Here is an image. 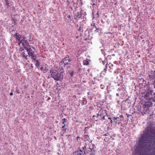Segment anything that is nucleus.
Masks as SVG:
<instances>
[{
  "instance_id": "58836bf2",
  "label": "nucleus",
  "mask_w": 155,
  "mask_h": 155,
  "mask_svg": "<svg viewBox=\"0 0 155 155\" xmlns=\"http://www.w3.org/2000/svg\"><path fill=\"white\" fill-rule=\"evenodd\" d=\"M79 29H79V28L78 29V31H79Z\"/></svg>"
},
{
  "instance_id": "bb28decb",
  "label": "nucleus",
  "mask_w": 155,
  "mask_h": 155,
  "mask_svg": "<svg viewBox=\"0 0 155 155\" xmlns=\"http://www.w3.org/2000/svg\"><path fill=\"white\" fill-rule=\"evenodd\" d=\"M72 155H78L77 154V152L76 151L75 152H74L73 154H72Z\"/></svg>"
},
{
  "instance_id": "a19ab883",
  "label": "nucleus",
  "mask_w": 155,
  "mask_h": 155,
  "mask_svg": "<svg viewBox=\"0 0 155 155\" xmlns=\"http://www.w3.org/2000/svg\"><path fill=\"white\" fill-rule=\"evenodd\" d=\"M76 122H78V121L77 120H76Z\"/></svg>"
},
{
  "instance_id": "ea45409f",
  "label": "nucleus",
  "mask_w": 155,
  "mask_h": 155,
  "mask_svg": "<svg viewBox=\"0 0 155 155\" xmlns=\"http://www.w3.org/2000/svg\"><path fill=\"white\" fill-rule=\"evenodd\" d=\"M76 138L77 139V140H78V137H76Z\"/></svg>"
},
{
  "instance_id": "4c0bfd02",
  "label": "nucleus",
  "mask_w": 155,
  "mask_h": 155,
  "mask_svg": "<svg viewBox=\"0 0 155 155\" xmlns=\"http://www.w3.org/2000/svg\"><path fill=\"white\" fill-rule=\"evenodd\" d=\"M76 38H78V36H76Z\"/></svg>"
},
{
  "instance_id": "b1692460",
  "label": "nucleus",
  "mask_w": 155,
  "mask_h": 155,
  "mask_svg": "<svg viewBox=\"0 0 155 155\" xmlns=\"http://www.w3.org/2000/svg\"><path fill=\"white\" fill-rule=\"evenodd\" d=\"M66 119H65V118H64L63 119V122H62V123L64 124H65V123H66Z\"/></svg>"
},
{
  "instance_id": "6ab92c4d",
  "label": "nucleus",
  "mask_w": 155,
  "mask_h": 155,
  "mask_svg": "<svg viewBox=\"0 0 155 155\" xmlns=\"http://www.w3.org/2000/svg\"><path fill=\"white\" fill-rule=\"evenodd\" d=\"M114 118H115V117H109L108 118V119H109L110 120V123L111 124H114Z\"/></svg>"
},
{
  "instance_id": "4468645a",
  "label": "nucleus",
  "mask_w": 155,
  "mask_h": 155,
  "mask_svg": "<svg viewBox=\"0 0 155 155\" xmlns=\"http://www.w3.org/2000/svg\"><path fill=\"white\" fill-rule=\"evenodd\" d=\"M28 55V57L30 56L32 61H33L34 60H35V59H36V55L34 53H32Z\"/></svg>"
},
{
  "instance_id": "72a5a7b5",
  "label": "nucleus",
  "mask_w": 155,
  "mask_h": 155,
  "mask_svg": "<svg viewBox=\"0 0 155 155\" xmlns=\"http://www.w3.org/2000/svg\"><path fill=\"white\" fill-rule=\"evenodd\" d=\"M116 96L117 97H118L119 96V94L118 93H117L116 94Z\"/></svg>"
},
{
  "instance_id": "f257e3e1",
  "label": "nucleus",
  "mask_w": 155,
  "mask_h": 155,
  "mask_svg": "<svg viewBox=\"0 0 155 155\" xmlns=\"http://www.w3.org/2000/svg\"><path fill=\"white\" fill-rule=\"evenodd\" d=\"M154 137L155 130L149 125L146 128L139 139L140 145L137 152L141 155H155V142L153 143V139Z\"/></svg>"
},
{
  "instance_id": "e433bc0d",
  "label": "nucleus",
  "mask_w": 155,
  "mask_h": 155,
  "mask_svg": "<svg viewBox=\"0 0 155 155\" xmlns=\"http://www.w3.org/2000/svg\"><path fill=\"white\" fill-rule=\"evenodd\" d=\"M5 2H8V0H5Z\"/></svg>"
},
{
  "instance_id": "2eb2a0df",
  "label": "nucleus",
  "mask_w": 155,
  "mask_h": 155,
  "mask_svg": "<svg viewBox=\"0 0 155 155\" xmlns=\"http://www.w3.org/2000/svg\"><path fill=\"white\" fill-rule=\"evenodd\" d=\"M149 105L147 104H145L143 106V109L145 112L149 110Z\"/></svg>"
},
{
  "instance_id": "20e7f679",
  "label": "nucleus",
  "mask_w": 155,
  "mask_h": 155,
  "mask_svg": "<svg viewBox=\"0 0 155 155\" xmlns=\"http://www.w3.org/2000/svg\"><path fill=\"white\" fill-rule=\"evenodd\" d=\"M114 119V125L116 126L117 124H119L121 122V121H122L124 118L123 116L121 115H120L119 117H115Z\"/></svg>"
},
{
  "instance_id": "dca6fc26",
  "label": "nucleus",
  "mask_w": 155,
  "mask_h": 155,
  "mask_svg": "<svg viewBox=\"0 0 155 155\" xmlns=\"http://www.w3.org/2000/svg\"><path fill=\"white\" fill-rule=\"evenodd\" d=\"M64 67H58V69L59 71V72L61 73L62 74H63L64 72Z\"/></svg>"
},
{
  "instance_id": "7c9ffc66",
  "label": "nucleus",
  "mask_w": 155,
  "mask_h": 155,
  "mask_svg": "<svg viewBox=\"0 0 155 155\" xmlns=\"http://www.w3.org/2000/svg\"><path fill=\"white\" fill-rule=\"evenodd\" d=\"M94 27H95V28H96V30L95 31H96L97 30H98V29H98V28H96V26L94 25Z\"/></svg>"
},
{
  "instance_id": "f704fd0d",
  "label": "nucleus",
  "mask_w": 155,
  "mask_h": 155,
  "mask_svg": "<svg viewBox=\"0 0 155 155\" xmlns=\"http://www.w3.org/2000/svg\"><path fill=\"white\" fill-rule=\"evenodd\" d=\"M120 90H121L120 88H119L117 90V91H120Z\"/></svg>"
},
{
  "instance_id": "393cba45",
  "label": "nucleus",
  "mask_w": 155,
  "mask_h": 155,
  "mask_svg": "<svg viewBox=\"0 0 155 155\" xmlns=\"http://www.w3.org/2000/svg\"><path fill=\"white\" fill-rule=\"evenodd\" d=\"M101 88L102 89H104L105 87V86L104 85L101 84L100 85Z\"/></svg>"
},
{
  "instance_id": "2f4dec72",
  "label": "nucleus",
  "mask_w": 155,
  "mask_h": 155,
  "mask_svg": "<svg viewBox=\"0 0 155 155\" xmlns=\"http://www.w3.org/2000/svg\"><path fill=\"white\" fill-rule=\"evenodd\" d=\"M9 95H10V96H12L13 95V94L12 93V92H11L9 94Z\"/></svg>"
},
{
  "instance_id": "423d86ee",
  "label": "nucleus",
  "mask_w": 155,
  "mask_h": 155,
  "mask_svg": "<svg viewBox=\"0 0 155 155\" xmlns=\"http://www.w3.org/2000/svg\"><path fill=\"white\" fill-rule=\"evenodd\" d=\"M152 92L151 91H148L144 96V98L147 100H150L153 98Z\"/></svg>"
},
{
  "instance_id": "c9c22d12",
  "label": "nucleus",
  "mask_w": 155,
  "mask_h": 155,
  "mask_svg": "<svg viewBox=\"0 0 155 155\" xmlns=\"http://www.w3.org/2000/svg\"><path fill=\"white\" fill-rule=\"evenodd\" d=\"M154 98L155 99V93H154Z\"/></svg>"
},
{
  "instance_id": "412c9836",
  "label": "nucleus",
  "mask_w": 155,
  "mask_h": 155,
  "mask_svg": "<svg viewBox=\"0 0 155 155\" xmlns=\"http://www.w3.org/2000/svg\"><path fill=\"white\" fill-rule=\"evenodd\" d=\"M89 61L88 60H84L83 61V64L84 65H88L89 64Z\"/></svg>"
},
{
  "instance_id": "a878e982",
  "label": "nucleus",
  "mask_w": 155,
  "mask_h": 155,
  "mask_svg": "<svg viewBox=\"0 0 155 155\" xmlns=\"http://www.w3.org/2000/svg\"><path fill=\"white\" fill-rule=\"evenodd\" d=\"M70 74L72 76H73V75L74 74V72L72 71L71 72H70Z\"/></svg>"
},
{
  "instance_id": "f03ea898",
  "label": "nucleus",
  "mask_w": 155,
  "mask_h": 155,
  "mask_svg": "<svg viewBox=\"0 0 155 155\" xmlns=\"http://www.w3.org/2000/svg\"><path fill=\"white\" fill-rule=\"evenodd\" d=\"M19 51L20 53V56L22 59L25 60H27L28 57L29 55L28 54V52L27 51H25L22 48H20Z\"/></svg>"
},
{
  "instance_id": "9d476101",
  "label": "nucleus",
  "mask_w": 155,
  "mask_h": 155,
  "mask_svg": "<svg viewBox=\"0 0 155 155\" xmlns=\"http://www.w3.org/2000/svg\"><path fill=\"white\" fill-rule=\"evenodd\" d=\"M26 50L28 52V54H29L32 53H35V49L34 47L30 46V47L26 48Z\"/></svg>"
},
{
  "instance_id": "1a4fd4ad",
  "label": "nucleus",
  "mask_w": 155,
  "mask_h": 155,
  "mask_svg": "<svg viewBox=\"0 0 155 155\" xmlns=\"http://www.w3.org/2000/svg\"><path fill=\"white\" fill-rule=\"evenodd\" d=\"M58 72V71L56 69L52 68L51 69L50 73L51 77L54 79L56 75L57 74Z\"/></svg>"
},
{
  "instance_id": "5701e85b",
  "label": "nucleus",
  "mask_w": 155,
  "mask_h": 155,
  "mask_svg": "<svg viewBox=\"0 0 155 155\" xmlns=\"http://www.w3.org/2000/svg\"><path fill=\"white\" fill-rule=\"evenodd\" d=\"M97 116L94 115L93 116V118H94V120L95 119L96 121H97L98 120V119H96V118H95V117H96L97 118V116H100V115L99 114V113L98 114H97Z\"/></svg>"
},
{
  "instance_id": "f3484780",
  "label": "nucleus",
  "mask_w": 155,
  "mask_h": 155,
  "mask_svg": "<svg viewBox=\"0 0 155 155\" xmlns=\"http://www.w3.org/2000/svg\"><path fill=\"white\" fill-rule=\"evenodd\" d=\"M65 124H64L63 126L62 127V129H61V130L63 132V134H61V135L62 136H63L64 134V133L66 131V130L67 128L65 127Z\"/></svg>"
},
{
  "instance_id": "9b49d317",
  "label": "nucleus",
  "mask_w": 155,
  "mask_h": 155,
  "mask_svg": "<svg viewBox=\"0 0 155 155\" xmlns=\"http://www.w3.org/2000/svg\"><path fill=\"white\" fill-rule=\"evenodd\" d=\"M41 70L44 72H46L48 70V67L46 64L42 65L41 68Z\"/></svg>"
},
{
  "instance_id": "f8f14e48",
  "label": "nucleus",
  "mask_w": 155,
  "mask_h": 155,
  "mask_svg": "<svg viewBox=\"0 0 155 155\" xmlns=\"http://www.w3.org/2000/svg\"><path fill=\"white\" fill-rule=\"evenodd\" d=\"M69 64L68 62H64L63 61H61L59 63V66L58 67H65V66Z\"/></svg>"
},
{
  "instance_id": "7ed1b4c3",
  "label": "nucleus",
  "mask_w": 155,
  "mask_h": 155,
  "mask_svg": "<svg viewBox=\"0 0 155 155\" xmlns=\"http://www.w3.org/2000/svg\"><path fill=\"white\" fill-rule=\"evenodd\" d=\"M14 37L17 40L19 41L18 45L20 46L21 44V42L24 39H25L26 38L24 37L22 35H21L18 33H15L14 35Z\"/></svg>"
},
{
  "instance_id": "a211bd4d",
  "label": "nucleus",
  "mask_w": 155,
  "mask_h": 155,
  "mask_svg": "<svg viewBox=\"0 0 155 155\" xmlns=\"http://www.w3.org/2000/svg\"><path fill=\"white\" fill-rule=\"evenodd\" d=\"M34 61H35L34 63L35 64V66L37 67H39L40 65L39 61L37 60H36V59H35V60Z\"/></svg>"
},
{
  "instance_id": "4be33fe9",
  "label": "nucleus",
  "mask_w": 155,
  "mask_h": 155,
  "mask_svg": "<svg viewBox=\"0 0 155 155\" xmlns=\"http://www.w3.org/2000/svg\"><path fill=\"white\" fill-rule=\"evenodd\" d=\"M90 149L91 152L90 155H94L95 153L93 152L94 151V149H91V148H90Z\"/></svg>"
},
{
  "instance_id": "aec40b11",
  "label": "nucleus",
  "mask_w": 155,
  "mask_h": 155,
  "mask_svg": "<svg viewBox=\"0 0 155 155\" xmlns=\"http://www.w3.org/2000/svg\"><path fill=\"white\" fill-rule=\"evenodd\" d=\"M103 110L102 108H101L99 111V114L100 115V117H101L103 115Z\"/></svg>"
},
{
  "instance_id": "6e6552de",
  "label": "nucleus",
  "mask_w": 155,
  "mask_h": 155,
  "mask_svg": "<svg viewBox=\"0 0 155 155\" xmlns=\"http://www.w3.org/2000/svg\"><path fill=\"white\" fill-rule=\"evenodd\" d=\"M64 74H62L60 73H57V74H56V76L54 78V80L57 81H60L63 78Z\"/></svg>"
},
{
  "instance_id": "c756f323",
  "label": "nucleus",
  "mask_w": 155,
  "mask_h": 155,
  "mask_svg": "<svg viewBox=\"0 0 155 155\" xmlns=\"http://www.w3.org/2000/svg\"><path fill=\"white\" fill-rule=\"evenodd\" d=\"M6 5H7V8H8V7H9V3L8 2H6Z\"/></svg>"
},
{
  "instance_id": "cd10ccee",
  "label": "nucleus",
  "mask_w": 155,
  "mask_h": 155,
  "mask_svg": "<svg viewBox=\"0 0 155 155\" xmlns=\"http://www.w3.org/2000/svg\"><path fill=\"white\" fill-rule=\"evenodd\" d=\"M68 18H69L70 19V21H71V17L70 15H68L67 16Z\"/></svg>"
},
{
  "instance_id": "473e14b6",
  "label": "nucleus",
  "mask_w": 155,
  "mask_h": 155,
  "mask_svg": "<svg viewBox=\"0 0 155 155\" xmlns=\"http://www.w3.org/2000/svg\"><path fill=\"white\" fill-rule=\"evenodd\" d=\"M105 116H103V120H105Z\"/></svg>"
},
{
  "instance_id": "c85d7f7f",
  "label": "nucleus",
  "mask_w": 155,
  "mask_h": 155,
  "mask_svg": "<svg viewBox=\"0 0 155 155\" xmlns=\"http://www.w3.org/2000/svg\"><path fill=\"white\" fill-rule=\"evenodd\" d=\"M126 115H127V118H128L129 116H131V115L128 114H126Z\"/></svg>"
},
{
  "instance_id": "0eeeda50",
  "label": "nucleus",
  "mask_w": 155,
  "mask_h": 155,
  "mask_svg": "<svg viewBox=\"0 0 155 155\" xmlns=\"http://www.w3.org/2000/svg\"><path fill=\"white\" fill-rule=\"evenodd\" d=\"M85 145L81 147L80 146L79 147H78V155H84L85 153Z\"/></svg>"
},
{
  "instance_id": "ddd939ff",
  "label": "nucleus",
  "mask_w": 155,
  "mask_h": 155,
  "mask_svg": "<svg viewBox=\"0 0 155 155\" xmlns=\"http://www.w3.org/2000/svg\"><path fill=\"white\" fill-rule=\"evenodd\" d=\"M67 61H68V62H70L71 61V59L69 58V56L68 55L63 59V61L64 62H67Z\"/></svg>"
},
{
  "instance_id": "39448f33",
  "label": "nucleus",
  "mask_w": 155,
  "mask_h": 155,
  "mask_svg": "<svg viewBox=\"0 0 155 155\" xmlns=\"http://www.w3.org/2000/svg\"><path fill=\"white\" fill-rule=\"evenodd\" d=\"M21 43L22 44V45L20 48H22L24 49H25V50H26V48L30 47V46L29 45L28 42L26 40H25V39H24L21 42Z\"/></svg>"
}]
</instances>
